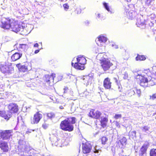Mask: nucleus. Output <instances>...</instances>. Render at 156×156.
Returning <instances> with one entry per match:
<instances>
[{"instance_id":"1","label":"nucleus","mask_w":156,"mask_h":156,"mask_svg":"<svg viewBox=\"0 0 156 156\" xmlns=\"http://www.w3.org/2000/svg\"><path fill=\"white\" fill-rule=\"evenodd\" d=\"M24 25V24H23ZM0 27L4 29H9L17 33L20 31H22L24 28V25L18 24L16 22H11L9 19H2L0 22Z\"/></svg>"},{"instance_id":"2","label":"nucleus","mask_w":156,"mask_h":156,"mask_svg":"<svg viewBox=\"0 0 156 156\" xmlns=\"http://www.w3.org/2000/svg\"><path fill=\"white\" fill-rule=\"evenodd\" d=\"M76 122V118L72 117L67 118L62 121L60 124L61 129L65 131H72L73 130L74 127L73 124Z\"/></svg>"},{"instance_id":"3","label":"nucleus","mask_w":156,"mask_h":156,"mask_svg":"<svg viewBox=\"0 0 156 156\" xmlns=\"http://www.w3.org/2000/svg\"><path fill=\"white\" fill-rule=\"evenodd\" d=\"M100 60L102 68L105 71L109 70L113 65L108 59L104 58Z\"/></svg>"},{"instance_id":"4","label":"nucleus","mask_w":156,"mask_h":156,"mask_svg":"<svg viewBox=\"0 0 156 156\" xmlns=\"http://www.w3.org/2000/svg\"><path fill=\"white\" fill-rule=\"evenodd\" d=\"M12 130H0V137L4 140H8L12 136Z\"/></svg>"},{"instance_id":"5","label":"nucleus","mask_w":156,"mask_h":156,"mask_svg":"<svg viewBox=\"0 0 156 156\" xmlns=\"http://www.w3.org/2000/svg\"><path fill=\"white\" fill-rule=\"evenodd\" d=\"M0 70L4 73L11 74L13 72V68L8 65H2L0 66Z\"/></svg>"},{"instance_id":"6","label":"nucleus","mask_w":156,"mask_h":156,"mask_svg":"<svg viewBox=\"0 0 156 156\" xmlns=\"http://www.w3.org/2000/svg\"><path fill=\"white\" fill-rule=\"evenodd\" d=\"M137 79H140V86L145 88L148 87V80L147 78L143 75L138 74L136 76Z\"/></svg>"},{"instance_id":"7","label":"nucleus","mask_w":156,"mask_h":156,"mask_svg":"<svg viewBox=\"0 0 156 156\" xmlns=\"http://www.w3.org/2000/svg\"><path fill=\"white\" fill-rule=\"evenodd\" d=\"M8 108L10 112V113L11 114L12 116V113H16L18 111V105L14 103H10L8 106Z\"/></svg>"},{"instance_id":"8","label":"nucleus","mask_w":156,"mask_h":156,"mask_svg":"<svg viewBox=\"0 0 156 156\" xmlns=\"http://www.w3.org/2000/svg\"><path fill=\"white\" fill-rule=\"evenodd\" d=\"M136 25L137 26L142 28L145 27V20L142 16H138L136 20Z\"/></svg>"},{"instance_id":"9","label":"nucleus","mask_w":156,"mask_h":156,"mask_svg":"<svg viewBox=\"0 0 156 156\" xmlns=\"http://www.w3.org/2000/svg\"><path fill=\"white\" fill-rule=\"evenodd\" d=\"M42 117L41 114L39 112L36 113L34 115L32 119H31V122L33 124H37Z\"/></svg>"},{"instance_id":"10","label":"nucleus","mask_w":156,"mask_h":156,"mask_svg":"<svg viewBox=\"0 0 156 156\" xmlns=\"http://www.w3.org/2000/svg\"><path fill=\"white\" fill-rule=\"evenodd\" d=\"M91 146L88 143L83 144V151L84 154H87L90 153L91 150Z\"/></svg>"},{"instance_id":"11","label":"nucleus","mask_w":156,"mask_h":156,"mask_svg":"<svg viewBox=\"0 0 156 156\" xmlns=\"http://www.w3.org/2000/svg\"><path fill=\"white\" fill-rule=\"evenodd\" d=\"M90 116L92 118L96 119H99L101 116V112L98 111H90L89 113Z\"/></svg>"},{"instance_id":"12","label":"nucleus","mask_w":156,"mask_h":156,"mask_svg":"<svg viewBox=\"0 0 156 156\" xmlns=\"http://www.w3.org/2000/svg\"><path fill=\"white\" fill-rule=\"evenodd\" d=\"M0 148L3 152H7L9 150L7 143L4 141L0 142Z\"/></svg>"},{"instance_id":"13","label":"nucleus","mask_w":156,"mask_h":156,"mask_svg":"<svg viewBox=\"0 0 156 156\" xmlns=\"http://www.w3.org/2000/svg\"><path fill=\"white\" fill-rule=\"evenodd\" d=\"M49 139L51 141L52 146H57L58 145V139L54 134L51 135Z\"/></svg>"},{"instance_id":"14","label":"nucleus","mask_w":156,"mask_h":156,"mask_svg":"<svg viewBox=\"0 0 156 156\" xmlns=\"http://www.w3.org/2000/svg\"><path fill=\"white\" fill-rule=\"evenodd\" d=\"M112 83L110 82V79L107 77L105 79L103 83L104 87L107 89H109L111 87Z\"/></svg>"},{"instance_id":"15","label":"nucleus","mask_w":156,"mask_h":156,"mask_svg":"<svg viewBox=\"0 0 156 156\" xmlns=\"http://www.w3.org/2000/svg\"><path fill=\"white\" fill-rule=\"evenodd\" d=\"M22 54L20 52H16L12 56L11 59L13 61H16L20 59L22 57Z\"/></svg>"},{"instance_id":"16","label":"nucleus","mask_w":156,"mask_h":156,"mask_svg":"<svg viewBox=\"0 0 156 156\" xmlns=\"http://www.w3.org/2000/svg\"><path fill=\"white\" fill-rule=\"evenodd\" d=\"M0 116L3 117L5 119L8 120L12 117L11 114H6L4 111L0 110Z\"/></svg>"},{"instance_id":"17","label":"nucleus","mask_w":156,"mask_h":156,"mask_svg":"<svg viewBox=\"0 0 156 156\" xmlns=\"http://www.w3.org/2000/svg\"><path fill=\"white\" fill-rule=\"evenodd\" d=\"M147 148L144 146H142L139 152V156H146Z\"/></svg>"},{"instance_id":"18","label":"nucleus","mask_w":156,"mask_h":156,"mask_svg":"<svg viewBox=\"0 0 156 156\" xmlns=\"http://www.w3.org/2000/svg\"><path fill=\"white\" fill-rule=\"evenodd\" d=\"M100 121L101 126L103 128H104L106 127L108 121V119L107 118L101 117Z\"/></svg>"},{"instance_id":"19","label":"nucleus","mask_w":156,"mask_h":156,"mask_svg":"<svg viewBox=\"0 0 156 156\" xmlns=\"http://www.w3.org/2000/svg\"><path fill=\"white\" fill-rule=\"evenodd\" d=\"M76 60L77 62H80L81 64H82L83 66L86 63L87 61L85 58L81 56V55L78 56L76 58Z\"/></svg>"},{"instance_id":"20","label":"nucleus","mask_w":156,"mask_h":156,"mask_svg":"<svg viewBox=\"0 0 156 156\" xmlns=\"http://www.w3.org/2000/svg\"><path fill=\"white\" fill-rule=\"evenodd\" d=\"M126 13L128 17L131 20H132L137 15L136 13L133 10L129 11L128 13H127V12Z\"/></svg>"},{"instance_id":"21","label":"nucleus","mask_w":156,"mask_h":156,"mask_svg":"<svg viewBox=\"0 0 156 156\" xmlns=\"http://www.w3.org/2000/svg\"><path fill=\"white\" fill-rule=\"evenodd\" d=\"M74 67L75 69L79 70H82L85 68L84 66L77 62L74 64Z\"/></svg>"},{"instance_id":"22","label":"nucleus","mask_w":156,"mask_h":156,"mask_svg":"<svg viewBox=\"0 0 156 156\" xmlns=\"http://www.w3.org/2000/svg\"><path fill=\"white\" fill-rule=\"evenodd\" d=\"M142 131L147 134H150L151 132L149 130L150 129V127L148 126H146L141 127Z\"/></svg>"},{"instance_id":"23","label":"nucleus","mask_w":156,"mask_h":156,"mask_svg":"<svg viewBox=\"0 0 156 156\" xmlns=\"http://www.w3.org/2000/svg\"><path fill=\"white\" fill-rule=\"evenodd\" d=\"M55 74L52 73L51 75H46L45 76V77L46 78L45 80L47 82H48L50 81V78H51V79L53 80L54 78L55 77Z\"/></svg>"},{"instance_id":"24","label":"nucleus","mask_w":156,"mask_h":156,"mask_svg":"<svg viewBox=\"0 0 156 156\" xmlns=\"http://www.w3.org/2000/svg\"><path fill=\"white\" fill-rule=\"evenodd\" d=\"M61 144H58V147H62L65 146L67 145L68 143L66 141V140L65 139L62 138L61 139Z\"/></svg>"},{"instance_id":"25","label":"nucleus","mask_w":156,"mask_h":156,"mask_svg":"<svg viewBox=\"0 0 156 156\" xmlns=\"http://www.w3.org/2000/svg\"><path fill=\"white\" fill-rule=\"evenodd\" d=\"M98 40L100 42L105 43L107 41V38L106 37L101 35L99 37Z\"/></svg>"},{"instance_id":"26","label":"nucleus","mask_w":156,"mask_h":156,"mask_svg":"<svg viewBox=\"0 0 156 156\" xmlns=\"http://www.w3.org/2000/svg\"><path fill=\"white\" fill-rule=\"evenodd\" d=\"M135 94V91L134 90L131 89L128 91L127 96L128 97H130L134 95Z\"/></svg>"},{"instance_id":"27","label":"nucleus","mask_w":156,"mask_h":156,"mask_svg":"<svg viewBox=\"0 0 156 156\" xmlns=\"http://www.w3.org/2000/svg\"><path fill=\"white\" fill-rule=\"evenodd\" d=\"M20 70L23 72H26L28 70L27 67L25 65H22L20 68Z\"/></svg>"},{"instance_id":"28","label":"nucleus","mask_w":156,"mask_h":156,"mask_svg":"<svg viewBox=\"0 0 156 156\" xmlns=\"http://www.w3.org/2000/svg\"><path fill=\"white\" fill-rule=\"evenodd\" d=\"M126 139L125 137H123L121 139L119 140V143L122 145H126Z\"/></svg>"},{"instance_id":"29","label":"nucleus","mask_w":156,"mask_h":156,"mask_svg":"<svg viewBox=\"0 0 156 156\" xmlns=\"http://www.w3.org/2000/svg\"><path fill=\"white\" fill-rule=\"evenodd\" d=\"M47 115L48 118L50 119L54 118L55 116V114L53 112L48 113L47 114Z\"/></svg>"},{"instance_id":"30","label":"nucleus","mask_w":156,"mask_h":156,"mask_svg":"<svg viewBox=\"0 0 156 156\" xmlns=\"http://www.w3.org/2000/svg\"><path fill=\"white\" fill-rule=\"evenodd\" d=\"M146 58L144 55H138L136 58V60H144Z\"/></svg>"},{"instance_id":"31","label":"nucleus","mask_w":156,"mask_h":156,"mask_svg":"<svg viewBox=\"0 0 156 156\" xmlns=\"http://www.w3.org/2000/svg\"><path fill=\"white\" fill-rule=\"evenodd\" d=\"M103 5L105 9L109 12L112 13L111 11H110L109 7L107 3L106 2H104L103 3Z\"/></svg>"},{"instance_id":"32","label":"nucleus","mask_w":156,"mask_h":156,"mask_svg":"<svg viewBox=\"0 0 156 156\" xmlns=\"http://www.w3.org/2000/svg\"><path fill=\"white\" fill-rule=\"evenodd\" d=\"M102 144H105L108 140V138L106 137L103 136L101 139Z\"/></svg>"},{"instance_id":"33","label":"nucleus","mask_w":156,"mask_h":156,"mask_svg":"<svg viewBox=\"0 0 156 156\" xmlns=\"http://www.w3.org/2000/svg\"><path fill=\"white\" fill-rule=\"evenodd\" d=\"M19 48H20L24 50L27 47V45L26 44H19Z\"/></svg>"},{"instance_id":"34","label":"nucleus","mask_w":156,"mask_h":156,"mask_svg":"<svg viewBox=\"0 0 156 156\" xmlns=\"http://www.w3.org/2000/svg\"><path fill=\"white\" fill-rule=\"evenodd\" d=\"M122 75H123V78L124 80H128V74L126 72H125Z\"/></svg>"},{"instance_id":"35","label":"nucleus","mask_w":156,"mask_h":156,"mask_svg":"<svg viewBox=\"0 0 156 156\" xmlns=\"http://www.w3.org/2000/svg\"><path fill=\"white\" fill-rule=\"evenodd\" d=\"M154 1V0H146V4L147 5L149 6L151 5L152 2Z\"/></svg>"},{"instance_id":"36","label":"nucleus","mask_w":156,"mask_h":156,"mask_svg":"<svg viewBox=\"0 0 156 156\" xmlns=\"http://www.w3.org/2000/svg\"><path fill=\"white\" fill-rule=\"evenodd\" d=\"M63 7L64 9L66 11H67L69 8V6L68 4L66 3L63 5Z\"/></svg>"},{"instance_id":"37","label":"nucleus","mask_w":156,"mask_h":156,"mask_svg":"<svg viewBox=\"0 0 156 156\" xmlns=\"http://www.w3.org/2000/svg\"><path fill=\"white\" fill-rule=\"evenodd\" d=\"M134 90L135 92H136V94H137L139 97H140V95L141 91L140 89H134Z\"/></svg>"},{"instance_id":"38","label":"nucleus","mask_w":156,"mask_h":156,"mask_svg":"<svg viewBox=\"0 0 156 156\" xmlns=\"http://www.w3.org/2000/svg\"><path fill=\"white\" fill-rule=\"evenodd\" d=\"M136 132L135 131L130 132H129V134L130 135H132L133 137V136L136 137Z\"/></svg>"},{"instance_id":"39","label":"nucleus","mask_w":156,"mask_h":156,"mask_svg":"<svg viewBox=\"0 0 156 156\" xmlns=\"http://www.w3.org/2000/svg\"><path fill=\"white\" fill-rule=\"evenodd\" d=\"M96 17L97 19H98L101 20H102L103 18L101 14L99 13H98L97 15H96Z\"/></svg>"},{"instance_id":"40","label":"nucleus","mask_w":156,"mask_h":156,"mask_svg":"<svg viewBox=\"0 0 156 156\" xmlns=\"http://www.w3.org/2000/svg\"><path fill=\"white\" fill-rule=\"evenodd\" d=\"M119 78H117L115 77H114L113 78V79L115 82L119 86V80H118Z\"/></svg>"},{"instance_id":"41","label":"nucleus","mask_w":156,"mask_h":156,"mask_svg":"<svg viewBox=\"0 0 156 156\" xmlns=\"http://www.w3.org/2000/svg\"><path fill=\"white\" fill-rule=\"evenodd\" d=\"M122 115L120 114H115L114 117L115 119H118L119 118H121Z\"/></svg>"},{"instance_id":"42","label":"nucleus","mask_w":156,"mask_h":156,"mask_svg":"<svg viewBox=\"0 0 156 156\" xmlns=\"http://www.w3.org/2000/svg\"><path fill=\"white\" fill-rule=\"evenodd\" d=\"M150 99L153 100L156 99V93L153 94L152 96H150Z\"/></svg>"},{"instance_id":"43","label":"nucleus","mask_w":156,"mask_h":156,"mask_svg":"<svg viewBox=\"0 0 156 156\" xmlns=\"http://www.w3.org/2000/svg\"><path fill=\"white\" fill-rule=\"evenodd\" d=\"M64 90V93H66L67 92V91L68 90V88L66 87H65L63 89Z\"/></svg>"},{"instance_id":"44","label":"nucleus","mask_w":156,"mask_h":156,"mask_svg":"<svg viewBox=\"0 0 156 156\" xmlns=\"http://www.w3.org/2000/svg\"><path fill=\"white\" fill-rule=\"evenodd\" d=\"M93 151L95 153H98L99 152L98 150H97L95 147H94Z\"/></svg>"},{"instance_id":"45","label":"nucleus","mask_w":156,"mask_h":156,"mask_svg":"<svg viewBox=\"0 0 156 156\" xmlns=\"http://www.w3.org/2000/svg\"><path fill=\"white\" fill-rule=\"evenodd\" d=\"M24 143L23 140H20L19 141V144L20 145L23 144Z\"/></svg>"},{"instance_id":"46","label":"nucleus","mask_w":156,"mask_h":156,"mask_svg":"<svg viewBox=\"0 0 156 156\" xmlns=\"http://www.w3.org/2000/svg\"><path fill=\"white\" fill-rule=\"evenodd\" d=\"M112 47H113L115 48V49L118 48V46L117 45L112 44Z\"/></svg>"},{"instance_id":"47","label":"nucleus","mask_w":156,"mask_h":156,"mask_svg":"<svg viewBox=\"0 0 156 156\" xmlns=\"http://www.w3.org/2000/svg\"><path fill=\"white\" fill-rule=\"evenodd\" d=\"M90 22L88 20H86L85 22V25L87 26H88L90 24Z\"/></svg>"},{"instance_id":"48","label":"nucleus","mask_w":156,"mask_h":156,"mask_svg":"<svg viewBox=\"0 0 156 156\" xmlns=\"http://www.w3.org/2000/svg\"><path fill=\"white\" fill-rule=\"evenodd\" d=\"M42 127L44 129H46L48 127V126L46 124H43L42 125Z\"/></svg>"},{"instance_id":"49","label":"nucleus","mask_w":156,"mask_h":156,"mask_svg":"<svg viewBox=\"0 0 156 156\" xmlns=\"http://www.w3.org/2000/svg\"><path fill=\"white\" fill-rule=\"evenodd\" d=\"M22 65H21L20 63L16 65V66L20 69V68Z\"/></svg>"},{"instance_id":"50","label":"nucleus","mask_w":156,"mask_h":156,"mask_svg":"<svg viewBox=\"0 0 156 156\" xmlns=\"http://www.w3.org/2000/svg\"><path fill=\"white\" fill-rule=\"evenodd\" d=\"M38 46L39 45L37 43H35L34 45V47H38Z\"/></svg>"},{"instance_id":"51","label":"nucleus","mask_w":156,"mask_h":156,"mask_svg":"<svg viewBox=\"0 0 156 156\" xmlns=\"http://www.w3.org/2000/svg\"><path fill=\"white\" fill-rule=\"evenodd\" d=\"M61 144V139H58V145H57V146H58V144Z\"/></svg>"},{"instance_id":"52","label":"nucleus","mask_w":156,"mask_h":156,"mask_svg":"<svg viewBox=\"0 0 156 156\" xmlns=\"http://www.w3.org/2000/svg\"><path fill=\"white\" fill-rule=\"evenodd\" d=\"M40 50L39 49L36 50L34 51V53L37 54L39 52Z\"/></svg>"},{"instance_id":"53","label":"nucleus","mask_w":156,"mask_h":156,"mask_svg":"<svg viewBox=\"0 0 156 156\" xmlns=\"http://www.w3.org/2000/svg\"><path fill=\"white\" fill-rule=\"evenodd\" d=\"M59 109H62L64 108V107L62 106H59Z\"/></svg>"},{"instance_id":"54","label":"nucleus","mask_w":156,"mask_h":156,"mask_svg":"<svg viewBox=\"0 0 156 156\" xmlns=\"http://www.w3.org/2000/svg\"><path fill=\"white\" fill-rule=\"evenodd\" d=\"M35 130H29V131H27V132L28 133H31V131H34Z\"/></svg>"},{"instance_id":"55","label":"nucleus","mask_w":156,"mask_h":156,"mask_svg":"<svg viewBox=\"0 0 156 156\" xmlns=\"http://www.w3.org/2000/svg\"><path fill=\"white\" fill-rule=\"evenodd\" d=\"M59 1L62 2H65L67 1V0H58Z\"/></svg>"},{"instance_id":"56","label":"nucleus","mask_w":156,"mask_h":156,"mask_svg":"<svg viewBox=\"0 0 156 156\" xmlns=\"http://www.w3.org/2000/svg\"><path fill=\"white\" fill-rule=\"evenodd\" d=\"M73 64H74V63H73V62H72L71 63V65L72 66H73Z\"/></svg>"},{"instance_id":"57","label":"nucleus","mask_w":156,"mask_h":156,"mask_svg":"<svg viewBox=\"0 0 156 156\" xmlns=\"http://www.w3.org/2000/svg\"><path fill=\"white\" fill-rule=\"evenodd\" d=\"M50 81H51V80H52L51 79V78H50Z\"/></svg>"},{"instance_id":"58","label":"nucleus","mask_w":156,"mask_h":156,"mask_svg":"<svg viewBox=\"0 0 156 156\" xmlns=\"http://www.w3.org/2000/svg\"><path fill=\"white\" fill-rule=\"evenodd\" d=\"M40 44H41V45H42V42H41Z\"/></svg>"},{"instance_id":"59","label":"nucleus","mask_w":156,"mask_h":156,"mask_svg":"<svg viewBox=\"0 0 156 156\" xmlns=\"http://www.w3.org/2000/svg\"><path fill=\"white\" fill-rule=\"evenodd\" d=\"M153 16H154V14H153Z\"/></svg>"}]
</instances>
